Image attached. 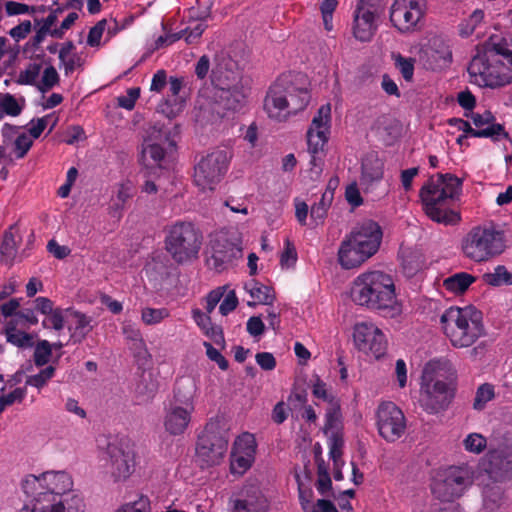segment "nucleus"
Listing matches in <instances>:
<instances>
[{"instance_id":"61","label":"nucleus","mask_w":512,"mask_h":512,"mask_svg":"<svg viewBox=\"0 0 512 512\" xmlns=\"http://www.w3.org/2000/svg\"><path fill=\"white\" fill-rule=\"evenodd\" d=\"M312 393L313 395L318 398L322 399L325 402L328 403V406L332 403H337L338 401L335 399V397L329 392L327 389V386L324 382L321 380H317L313 387H312Z\"/></svg>"},{"instance_id":"32","label":"nucleus","mask_w":512,"mask_h":512,"mask_svg":"<svg viewBox=\"0 0 512 512\" xmlns=\"http://www.w3.org/2000/svg\"><path fill=\"white\" fill-rule=\"evenodd\" d=\"M482 497L484 512H504L508 506L503 489L496 483L486 485Z\"/></svg>"},{"instance_id":"33","label":"nucleus","mask_w":512,"mask_h":512,"mask_svg":"<svg viewBox=\"0 0 512 512\" xmlns=\"http://www.w3.org/2000/svg\"><path fill=\"white\" fill-rule=\"evenodd\" d=\"M24 317L23 314H16L15 317L6 322L4 334L6 341L20 349L31 348L34 345L33 335L17 329L18 321Z\"/></svg>"},{"instance_id":"37","label":"nucleus","mask_w":512,"mask_h":512,"mask_svg":"<svg viewBox=\"0 0 512 512\" xmlns=\"http://www.w3.org/2000/svg\"><path fill=\"white\" fill-rule=\"evenodd\" d=\"M491 47L495 54L499 56L497 63L498 73H508L512 77V47L503 39L491 38ZM512 79L510 80V84Z\"/></svg>"},{"instance_id":"10","label":"nucleus","mask_w":512,"mask_h":512,"mask_svg":"<svg viewBox=\"0 0 512 512\" xmlns=\"http://www.w3.org/2000/svg\"><path fill=\"white\" fill-rule=\"evenodd\" d=\"M331 104L319 107L307 131L308 152L311 155V171L319 175L323 165V150L328 142L331 128Z\"/></svg>"},{"instance_id":"22","label":"nucleus","mask_w":512,"mask_h":512,"mask_svg":"<svg viewBox=\"0 0 512 512\" xmlns=\"http://www.w3.org/2000/svg\"><path fill=\"white\" fill-rule=\"evenodd\" d=\"M107 468L116 480H126L135 468V455L128 445L122 442H111L107 446Z\"/></svg>"},{"instance_id":"44","label":"nucleus","mask_w":512,"mask_h":512,"mask_svg":"<svg viewBox=\"0 0 512 512\" xmlns=\"http://www.w3.org/2000/svg\"><path fill=\"white\" fill-rule=\"evenodd\" d=\"M341 424V411L339 403H332L326 409L325 413V425L323 427V432L325 435H330L333 433H340L339 427Z\"/></svg>"},{"instance_id":"64","label":"nucleus","mask_w":512,"mask_h":512,"mask_svg":"<svg viewBox=\"0 0 512 512\" xmlns=\"http://www.w3.org/2000/svg\"><path fill=\"white\" fill-rule=\"evenodd\" d=\"M1 254L5 257L6 261L14 260L16 256V241L11 234L5 235L1 245Z\"/></svg>"},{"instance_id":"20","label":"nucleus","mask_w":512,"mask_h":512,"mask_svg":"<svg viewBox=\"0 0 512 512\" xmlns=\"http://www.w3.org/2000/svg\"><path fill=\"white\" fill-rule=\"evenodd\" d=\"M258 443L254 434L243 432L237 436L230 454V471L234 475H243L256 460Z\"/></svg>"},{"instance_id":"7","label":"nucleus","mask_w":512,"mask_h":512,"mask_svg":"<svg viewBox=\"0 0 512 512\" xmlns=\"http://www.w3.org/2000/svg\"><path fill=\"white\" fill-rule=\"evenodd\" d=\"M23 492L33 499V503L45 500L56 504L60 512H69L63 496L73 488V480L66 471H46L39 475H26L21 481Z\"/></svg>"},{"instance_id":"24","label":"nucleus","mask_w":512,"mask_h":512,"mask_svg":"<svg viewBox=\"0 0 512 512\" xmlns=\"http://www.w3.org/2000/svg\"><path fill=\"white\" fill-rule=\"evenodd\" d=\"M489 472L501 476L512 474V436L506 435L497 448L487 454Z\"/></svg>"},{"instance_id":"47","label":"nucleus","mask_w":512,"mask_h":512,"mask_svg":"<svg viewBox=\"0 0 512 512\" xmlns=\"http://www.w3.org/2000/svg\"><path fill=\"white\" fill-rule=\"evenodd\" d=\"M395 67L399 70L405 81L410 82L414 76L415 59L404 57L400 53L392 54Z\"/></svg>"},{"instance_id":"42","label":"nucleus","mask_w":512,"mask_h":512,"mask_svg":"<svg viewBox=\"0 0 512 512\" xmlns=\"http://www.w3.org/2000/svg\"><path fill=\"white\" fill-rule=\"evenodd\" d=\"M482 279L485 284L494 287L512 285V273L504 265H498L492 271L484 273Z\"/></svg>"},{"instance_id":"38","label":"nucleus","mask_w":512,"mask_h":512,"mask_svg":"<svg viewBox=\"0 0 512 512\" xmlns=\"http://www.w3.org/2000/svg\"><path fill=\"white\" fill-rule=\"evenodd\" d=\"M192 318L200 330L214 342L223 340V334L219 326L212 323L209 314L204 313L199 308L192 309Z\"/></svg>"},{"instance_id":"29","label":"nucleus","mask_w":512,"mask_h":512,"mask_svg":"<svg viewBox=\"0 0 512 512\" xmlns=\"http://www.w3.org/2000/svg\"><path fill=\"white\" fill-rule=\"evenodd\" d=\"M471 120L475 126V128H473V137L491 138L494 140L507 137L504 127L495 122L496 119L494 115L488 110L482 113H472Z\"/></svg>"},{"instance_id":"21","label":"nucleus","mask_w":512,"mask_h":512,"mask_svg":"<svg viewBox=\"0 0 512 512\" xmlns=\"http://www.w3.org/2000/svg\"><path fill=\"white\" fill-rule=\"evenodd\" d=\"M169 133L163 127L148 129L141 150V161L145 166H159L166 155V146H172Z\"/></svg>"},{"instance_id":"56","label":"nucleus","mask_w":512,"mask_h":512,"mask_svg":"<svg viewBox=\"0 0 512 512\" xmlns=\"http://www.w3.org/2000/svg\"><path fill=\"white\" fill-rule=\"evenodd\" d=\"M59 81V74L55 67L48 66L44 69L42 78L38 84V88L42 92H46L53 88Z\"/></svg>"},{"instance_id":"25","label":"nucleus","mask_w":512,"mask_h":512,"mask_svg":"<svg viewBox=\"0 0 512 512\" xmlns=\"http://www.w3.org/2000/svg\"><path fill=\"white\" fill-rule=\"evenodd\" d=\"M194 411L181 405L167 404L164 408L163 427L171 436L183 435L188 429Z\"/></svg>"},{"instance_id":"18","label":"nucleus","mask_w":512,"mask_h":512,"mask_svg":"<svg viewBox=\"0 0 512 512\" xmlns=\"http://www.w3.org/2000/svg\"><path fill=\"white\" fill-rule=\"evenodd\" d=\"M376 426L379 435L387 442H395L406 431V418L402 410L393 402L379 404L376 413Z\"/></svg>"},{"instance_id":"31","label":"nucleus","mask_w":512,"mask_h":512,"mask_svg":"<svg viewBox=\"0 0 512 512\" xmlns=\"http://www.w3.org/2000/svg\"><path fill=\"white\" fill-rule=\"evenodd\" d=\"M269 502L259 490H253L236 499L233 505V512H267Z\"/></svg>"},{"instance_id":"16","label":"nucleus","mask_w":512,"mask_h":512,"mask_svg":"<svg viewBox=\"0 0 512 512\" xmlns=\"http://www.w3.org/2000/svg\"><path fill=\"white\" fill-rule=\"evenodd\" d=\"M471 483L472 471L469 467H449L437 474L431 489L436 498L450 502L462 496Z\"/></svg>"},{"instance_id":"49","label":"nucleus","mask_w":512,"mask_h":512,"mask_svg":"<svg viewBox=\"0 0 512 512\" xmlns=\"http://www.w3.org/2000/svg\"><path fill=\"white\" fill-rule=\"evenodd\" d=\"M170 316L169 310L166 308L145 307L141 311V320L146 325H156Z\"/></svg>"},{"instance_id":"55","label":"nucleus","mask_w":512,"mask_h":512,"mask_svg":"<svg viewBox=\"0 0 512 512\" xmlns=\"http://www.w3.org/2000/svg\"><path fill=\"white\" fill-rule=\"evenodd\" d=\"M52 354L51 345L47 340L40 341L34 350V363L36 366H44L50 360Z\"/></svg>"},{"instance_id":"23","label":"nucleus","mask_w":512,"mask_h":512,"mask_svg":"<svg viewBox=\"0 0 512 512\" xmlns=\"http://www.w3.org/2000/svg\"><path fill=\"white\" fill-rule=\"evenodd\" d=\"M425 66L431 70H442L452 62V51L448 41L442 36H433L422 50Z\"/></svg>"},{"instance_id":"27","label":"nucleus","mask_w":512,"mask_h":512,"mask_svg":"<svg viewBox=\"0 0 512 512\" xmlns=\"http://www.w3.org/2000/svg\"><path fill=\"white\" fill-rule=\"evenodd\" d=\"M212 254L209 265L217 271H222L241 256V249L227 238L219 236L211 242Z\"/></svg>"},{"instance_id":"62","label":"nucleus","mask_w":512,"mask_h":512,"mask_svg":"<svg viewBox=\"0 0 512 512\" xmlns=\"http://www.w3.org/2000/svg\"><path fill=\"white\" fill-rule=\"evenodd\" d=\"M206 25L203 22L196 23L193 27H187L185 30L181 31L182 37L185 38V41L189 44L196 42L203 32L206 29Z\"/></svg>"},{"instance_id":"9","label":"nucleus","mask_w":512,"mask_h":512,"mask_svg":"<svg viewBox=\"0 0 512 512\" xmlns=\"http://www.w3.org/2000/svg\"><path fill=\"white\" fill-rule=\"evenodd\" d=\"M505 232L493 225L471 229L462 241L464 255L475 261H487L502 254L507 245Z\"/></svg>"},{"instance_id":"45","label":"nucleus","mask_w":512,"mask_h":512,"mask_svg":"<svg viewBox=\"0 0 512 512\" xmlns=\"http://www.w3.org/2000/svg\"><path fill=\"white\" fill-rule=\"evenodd\" d=\"M42 70L41 62H30L17 76V83L21 85H36L40 72Z\"/></svg>"},{"instance_id":"57","label":"nucleus","mask_w":512,"mask_h":512,"mask_svg":"<svg viewBox=\"0 0 512 512\" xmlns=\"http://www.w3.org/2000/svg\"><path fill=\"white\" fill-rule=\"evenodd\" d=\"M108 24L106 19L99 21L95 26H93L87 37V44L90 47H99L101 44V38L105 33L106 25Z\"/></svg>"},{"instance_id":"6","label":"nucleus","mask_w":512,"mask_h":512,"mask_svg":"<svg viewBox=\"0 0 512 512\" xmlns=\"http://www.w3.org/2000/svg\"><path fill=\"white\" fill-rule=\"evenodd\" d=\"M382 241V230L374 221H365L342 240L338 262L344 269L360 267L377 253Z\"/></svg>"},{"instance_id":"8","label":"nucleus","mask_w":512,"mask_h":512,"mask_svg":"<svg viewBox=\"0 0 512 512\" xmlns=\"http://www.w3.org/2000/svg\"><path fill=\"white\" fill-rule=\"evenodd\" d=\"M310 101V94L305 88L283 85L277 81L264 99L263 108L268 118L275 122H285L291 116L304 110Z\"/></svg>"},{"instance_id":"26","label":"nucleus","mask_w":512,"mask_h":512,"mask_svg":"<svg viewBox=\"0 0 512 512\" xmlns=\"http://www.w3.org/2000/svg\"><path fill=\"white\" fill-rule=\"evenodd\" d=\"M3 144L12 146L11 156L13 159H22L31 149L34 139L27 133L21 131V127L5 123L1 128Z\"/></svg>"},{"instance_id":"1","label":"nucleus","mask_w":512,"mask_h":512,"mask_svg":"<svg viewBox=\"0 0 512 512\" xmlns=\"http://www.w3.org/2000/svg\"><path fill=\"white\" fill-rule=\"evenodd\" d=\"M241 80L238 63L228 54H218L211 70V82L215 90L214 96L219 100L211 101L204 94H200L197 99L200 116L212 120L214 117H222L225 110L240 107L245 98Z\"/></svg>"},{"instance_id":"34","label":"nucleus","mask_w":512,"mask_h":512,"mask_svg":"<svg viewBox=\"0 0 512 512\" xmlns=\"http://www.w3.org/2000/svg\"><path fill=\"white\" fill-rule=\"evenodd\" d=\"M168 83L170 95L175 97V99L172 105L169 104V100H166L160 107L161 111L165 113L167 117L172 118L179 114L184 108L185 100L183 97L179 96L184 87V78L170 77Z\"/></svg>"},{"instance_id":"19","label":"nucleus","mask_w":512,"mask_h":512,"mask_svg":"<svg viewBox=\"0 0 512 512\" xmlns=\"http://www.w3.org/2000/svg\"><path fill=\"white\" fill-rule=\"evenodd\" d=\"M355 347L375 359L381 358L387 349V339L382 330L373 322H357L353 326Z\"/></svg>"},{"instance_id":"39","label":"nucleus","mask_w":512,"mask_h":512,"mask_svg":"<svg viewBox=\"0 0 512 512\" xmlns=\"http://www.w3.org/2000/svg\"><path fill=\"white\" fill-rule=\"evenodd\" d=\"M59 60L64 66L65 75L73 73L77 68L83 66L84 60L81 55L74 52L72 42L65 43L59 51Z\"/></svg>"},{"instance_id":"4","label":"nucleus","mask_w":512,"mask_h":512,"mask_svg":"<svg viewBox=\"0 0 512 512\" xmlns=\"http://www.w3.org/2000/svg\"><path fill=\"white\" fill-rule=\"evenodd\" d=\"M462 190V180L452 174H438L431 177L420 189L419 196L426 215L433 221L454 225L460 221L458 212L447 204L457 198Z\"/></svg>"},{"instance_id":"2","label":"nucleus","mask_w":512,"mask_h":512,"mask_svg":"<svg viewBox=\"0 0 512 512\" xmlns=\"http://www.w3.org/2000/svg\"><path fill=\"white\" fill-rule=\"evenodd\" d=\"M352 301L377 312L384 318H398L403 313V303L398 298L394 278L381 270L359 274L350 289Z\"/></svg>"},{"instance_id":"28","label":"nucleus","mask_w":512,"mask_h":512,"mask_svg":"<svg viewBox=\"0 0 512 512\" xmlns=\"http://www.w3.org/2000/svg\"><path fill=\"white\" fill-rule=\"evenodd\" d=\"M199 391L198 380L194 376L179 377L174 385L173 397L169 401L172 405H181L195 411V400Z\"/></svg>"},{"instance_id":"53","label":"nucleus","mask_w":512,"mask_h":512,"mask_svg":"<svg viewBox=\"0 0 512 512\" xmlns=\"http://www.w3.org/2000/svg\"><path fill=\"white\" fill-rule=\"evenodd\" d=\"M494 387L491 384H482L476 392L473 407L476 410H481L485 407L486 403L494 398Z\"/></svg>"},{"instance_id":"58","label":"nucleus","mask_w":512,"mask_h":512,"mask_svg":"<svg viewBox=\"0 0 512 512\" xmlns=\"http://www.w3.org/2000/svg\"><path fill=\"white\" fill-rule=\"evenodd\" d=\"M4 10L7 16L24 15L35 12V8L33 6L16 1H5Z\"/></svg>"},{"instance_id":"48","label":"nucleus","mask_w":512,"mask_h":512,"mask_svg":"<svg viewBox=\"0 0 512 512\" xmlns=\"http://www.w3.org/2000/svg\"><path fill=\"white\" fill-rule=\"evenodd\" d=\"M67 312H69V310L56 308L53 312L46 315L42 321L43 327L47 329H54L56 331L62 330L65 324H67Z\"/></svg>"},{"instance_id":"52","label":"nucleus","mask_w":512,"mask_h":512,"mask_svg":"<svg viewBox=\"0 0 512 512\" xmlns=\"http://www.w3.org/2000/svg\"><path fill=\"white\" fill-rule=\"evenodd\" d=\"M117 512H151V503L147 496L139 495L135 500L123 504Z\"/></svg>"},{"instance_id":"51","label":"nucleus","mask_w":512,"mask_h":512,"mask_svg":"<svg viewBox=\"0 0 512 512\" xmlns=\"http://www.w3.org/2000/svg\"><path fill=\"white\" fill-rule=\"evenodd\" d=\"M463 446L469 453L480 454L486 449L487 440L480 433H470L464 438Z\"/></svg>"},{"instance_id":"63","label":"nucleus","mask_w":512,"mask_h":512,"mask_svg":"<svg viewBox=\"0 0 512 512\" xmlns=\"http://www.w3.org/2000/svg\"><path fill=\"white\" fill-rule=\"evenodd\" d=\"M238 305V298L234 290L228 291L223 301L219 306V311L223 316L228 315L230 312L236 309Z\"/></svg>"},{"instance_id":"11","label":"nucleus","mask_w":512,"mask_h":512,"mask_svg":"<svg viewBox=\"0 0 512 512\" xmlns=\"http://www.w3.org/2000/svg\"><path fill=\"white\" fill-rule=\"evenodd\" d=\"M165 244L172 258L178 263H183L197 256L201 238L193 224L179 222L169 229Z\"/></svg>"},{"instance_id":"15","label":"nucleus","mask_w":512,"mask_h":512,"mask_svg":"<svg viewBox=\"0 0 512 512\" xmlns=\"http://www.w3.org/2000/svg\"><path fill=\"white\" fill-rule=\"evenodd\" d=\"M384 12L382 0H358L353 11L351 31L357 41L370 42Z\"/></svg>"},{"instance_id":"13","label":"nucleus","mask_w":512,"mask_h":512,"mask_svg":"<svg viewBox=\"0 0 512 512\" xmlns=\"http://www.w3.org/2000/svg\"><path fill=\"white\" fill-rule=\"evenodd\" d=\"M228 448V440L222 435L220 420L211 418L198 437L196 457L202 465L214 466L222 462Z\"/></svg>"},{"instance_id":"60","label":"nucleus","mask_w":512,"mask_h":512,"mask_svg":"<svg viewBox=\"0 0 512 512\" xmlns=\"http://www.w3.org/2000/svg\"><path fill=\"white\" fill-rule=\"evenodd\" d=\"M50 117L34 118L28 123L27 133L35 140L40 137L43 131L48 127Z\"/></svg>"},{"instance_id":"5","label":"nucleus","mask_w":512,"mask_h":512,"mask_svg":"<svg viewBox=\"0 0 512 512\" xmlns=\"http://www.w3.org/2000/svg\"><path fill=\"white\" fill-rule=\"evenodd\" d=\"M440 328L455 348L470 347L485 335L482 312L474 306L446 309L440 316Z\"/></svg>"},{"instance_id":"3","label":"nucleus","mask_w":512,"mask_h":512,"mask_svg":"<svg viewBox=\"0 0 512 512\" xmlns=\"http://www.w3.org/2000/svg\"><path fill=\"white\" fill-rule=\"evenodd\" d=\"M455 370L447 359H433L423 368L419 404L429 414H437L450 405L454 397Z\"/></svg>"},{"instance_id":"17","label":"nucleus","mask_w":512,"mask_h":512,"mask_svg":"<svg viewBox=\"0 0 512 512\" xmlns=\"http://www.w3.org/2000/svg\"><path fill=\"white\" fill-rule=\"evenodd\" d=\"M426 14L425 0H394L389 19L392 26L402 34L421 30Z\"/></svg>"},{"instance_id":"46","label":"nucleus","mask_w":512,"mask_h":512,"mask_svg":"<svg viewBox=\"0 0 512 512\" xmlns=\"http://www.w3.org/2000/svg\"><path fill=\"white\" fill-rule=\"evenodd\" d=\"M484 19V12L476 9L467 19H464L459 25L460 35L467 37L472 35L478 27L481 26Z\"/></svg>"},{"instance_id":"36","label":"nucleus","mask_w":512,"mask_h":512,"mask_svg":"<svg viewBox=\"0 0 512 512\" xmlns=\"http://www.w3.org/2000/svg\"><path fill=\"white\" fill-rule=\"evenodd\" d=\"M90 319L76 311L67 312V327L74 342L82 341L91 330Z\"/></svg>"},{"instance_id":"40","label":"nucleus","mask_w":512,"mask_h":512,"mask_svg":"<svg viewBox=\"0 0 512 512\" xmlns=\"http://www.w3.org/2000/svg\"><path fill=\"white\" fill-rule=\"evenodd\" d=\"M475 282V277L466 272L455 273L443 280L442 286L452 294H461Z\"/></svg>"},{"instance_id":"41","label":"nucleus","mask_w":512,"mask_h":512,"mask_svg":"<svg viewBox=\"0 0 512 512\" xmlns=\"http://www.w3.org/2000/svg\"><path fill=\"white\" fill-rule=\"evenodd\" d=\"M135 193V186L134 183L126 179L122 182H120L116 186L115 190V196L116 200L115 203L112 206V209L115 211V213L118 214V216H121L122 210L124 209L125 203L133 197Z\"/></svg>"},{"instance_id":"59","label":"nucleus","mask_w":512,"mask_h":512,"mask_svg":"<svg viewBox=\"0 0 512 512\" xmlns=\"http://www.w3.org/2000/svg\"><path fill=\"white\" fill-rule=\"evenodd\" d=\"M140 96V88L133 87L128 89L126 95L119 96L117 98L118 105L126 110H132L135 107V103Z\"/></svg>"},{"instance_id":"14","label":"nucleus","mask_w":512,"mask_h":512,"mask_svg":"<svg viewBox=\"0 0 512 512\" xmlns=\"http://www.w3.org/2000/svg\"><path fill=\"white\" fill-rule=\"evenodd\" d=\"M499 56L492 47L484 53L478 54L471 60L468 66L469 80L479 87L500 88L510 84L511 76L508 73H498L497 63Z\"/></svg>"},{"instance_id":"50","label":"nucleus","mask_w":512,"mask_h":512,"mask_svg":"<svg viewBox=\"0 0 512 512\" xmlns=\"http://www.w3.org/2000/svg\"><path fill=\"white\" fill-rule=\"evenodd\" d=\"M328 436V446H329V454L333 463L336 467L340 464L343 465L342 461V448H343V438L340 433H333Z\"/></svg>"},{"instance_id":"54","label":"nucleus","mask_w":512,"mask_h":512,"mask_svg":"<svg viewBox=\"0 0 512 512\" xmlns=\"http://www.w3.org/2000/svg\"><path fill=\"white\" fill-rule=\"evenodd\" d=\"M55 368L53 366H47L42 369L38 374L31 375L27 378L26 384L41 389L48 381L54 376Z\"/></svg>"},{"instance_id":"35","label":"nucleus","mask_w":512,"mask_h":512,"mask_svg":"<svg viewBox=\"0 0 512 512\" xmlns=\"http://www.w3.org/2000/svg\"><path fill=\"white\" fill-rule=\"evenodd\" d=\"M245 291L250 295L252 301H248V306L271 305L275 299L273 288L266 286L256 280H250L244 284Z\"/></svg>"},{"instance_id":"43","label":"nucleus","mask_w":512,"mask_h":512,"mask_svg":"<svg viewBox=\"0 0 512 512\" xmlns=\"http://www.w3.org/2000/svg\"><path fill=\"white\" fill-rule=\"evenodd\" d=\"M1 106L4 112V116L8 115L11 117L19 116L26 106V100L24 97H15L10 93H5L0 96Z\"/></svg>"},{"instance_id":"30","label":"nucleus","mask_w":512,"mask_h":512,"mask_svg":"<svg viewBox=\"0 0 512 512\" xmlns=\"http://www.w3.org/2000/svg\"><path fill=\"white\" fill-rule=\"evenodd\" d=\"M384 163L375 153L367 154L362 160L360 183L369 189L383 178Z\"/></svg>"},{"instance_id":"12","label":"nucleus","mask_w":512,"mask_h":512,"mask_svg":"<svg viewBox=\"0 0 512 512\" xmlns=\"http://www.w3.org/2000/svg\"><path fill=\"white\" fill-rule=\"evenodd\" d=\"M231 161L228 151L217 149L203 156L194 167V183L202 191H212L221 182Z\"/></svg>"}]
</instances>
